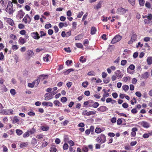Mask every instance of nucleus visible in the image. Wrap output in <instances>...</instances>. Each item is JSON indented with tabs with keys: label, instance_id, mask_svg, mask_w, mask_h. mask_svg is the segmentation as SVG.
<instances>
[{
	"label": "nucleus",
	"instance_id": "nucleus-1",
	"mask_svg": "<svg viewBox=\"0 0 152 152\" xmlns=\"http://www.w3.org/2000/svg\"><path fill=\"white\" fill-rule=\"evenodd\" d=\"M114 73L115 75H113L111 77L112 80L113 81L116 80L117 79L121 78L123 75L120 70H117Z\"/></svg>",
	"mask_w": 152,
	"mask_h": 152
},
{
	"label": "nucleus",
	"instance_id": "nucleus-2",
	"mask_svg": "<svg viewBox=\"0 0 152 152\" xmlns=\"http://www.w3.org/2000/svg\"><path fill=\"white\" fill-rule=\"evenodd\" d=\"M6 11L9 15H11L13 14L14 10H13L12 2H11L10 1H9L7 7L6 9Z\"/></svg>",
	"mask_w": 152,
	"mask_h": 152
},
{
	"label": "nucleus",
	"instance_id": "nucleus-3",
	"mask_svg": "<svg viewBox=\"0 0 152 152\" xmlns=\"http://www.w3.org/2000/svg\"><path fill=\"white\" fill-rule=\"evenodd\" d=\"M97 142L101 144L104 143L106 141V137L104 134H101L96 138Z\"/></svg>",
	"mask_w": 152,
	"mask_h": 152
},
{
	"label": "nucleus",
	"instance_id": "nucleus-4",
	"mask_svg": "<svg viewBox=\"0 0 152 152\" xmlns=\"http://www.w3.org/2000/svg\"><path fill=\"white\" fill-rule=\"evenodd\" d=\"M34 55V53L32 50H28L25 53V58L28 61Z\"/></svg>",
	"mask_w": 152,
	"mask_h": 152
},
{
	"label": "nucleus",
	"instance_id": "nucleus-5",
	"mask_svg": "<svg viewBox=\"0 0 152 152\" xmlns=\"http://www.w3.org/2000/svg\"><path fill=\"white\" fill-rule=\"evenodd\" d=\"M147 18L144 20L145 24H151L152 23V14H149L148 15Z\"/></svg>",
	"mask_w": 152,
	"mask_h": 152
},
{
	"label": "nucleus",
	"instance_id": "nucleus-6",
	"mask_svg": "<svg viewBox=\"0 0 152 152\" xmlns=\"http://www.w3.org/2000/svg\"><path fill=\"white\" fill-rule=\"evenodd\" d=\"M122 38L121 36L119 35H117L113 39L111 43L113 44H114L119 41Z\"/></svg>",
	"mask_w": 152,
	"mask_h": 152
},
{
	"label": "nucleus",
	"instance_id": "nucleus-7",
	"mask_svg": "<svg viewBox=\"0 0 152 152\" xmlns=\"http://www.w3.org/2000/svg\"><path fill=\"white\" fill-rule=\"evenodd\" d=\"M137 37V36L136 34L133 32L131 36L130 40L128 42V44H132L133 42L136 40Z\"/></svg>",
	"mask_w": 152,
	"mask_h": 152
},
{
	"label": "nucleus",
	"instance_id": "nucleus-8",
	"mask_svg": "<svg viewBox=\"0 0 152 152\" xmlns=\"http://www.w3.org/2000/svg\"><path fill=\"white\" fill-rule=\"evenodd\" d=\"M31 21V18L28 14H27L25 16L23 19V22L25 24H29L30 23Z\"/></svg>",
	"mask_w": 152,
	"mask_h": 152
},
{
	"label": "nucleus",
	"instance_id": "nucleus-9",
	"mask_svg": "<svg viewBox=\"0 0 152 152\" xmlns=\"http://www.w3.org/2000/svg\"><path fill=\"white\" fill-rule=\"evenodd\" d=\"M31 36L33 38L35 39H38L40 37L37 31L31 33Z\"/></svg>",
	"mask_w": 152,
	"mask_h": 152
},
{
	"label": "nucleus",
	"instance_id": "nucleus-10",
	"mask_svg": "<svg viewBox=\"0 0 152 152\" xmlns=\"http://www.w3.org/2000/svg\"><path fill=\"white\" fill-rule=\"evenodd\" d=\"M45 100H49L53 98V95L50 93H46L45 95Z\"/></svg>",
	"mask_w": 152,
	"mask_h": 152
},
{
	"label": "nucleus",
	"instance_id": "nucleus-11",
	"mask_svg": "<svg viewBox=\"0 0 152 152\" xmlns=\"http://www.w3.org/2000/svg\"><path fill=\"white\" fill-rule=\"evenodd\" d=\"M127 10H125L122 7H120L117 9V12L118 13L120 14H123L126 13V11H127Z\"/></svg>",
	"mask_w": 152,
	"mask_h": 152
},
{
	"label": "nucleus",
	"instance_id": "nucleus-12",
	"mask_svg": "<svg viewBox=\"0 0 152 152\" xmlns=\"http://www.w3.org/2000/svg\"><path fill=\"white\" fill-rule=\"evenodd\" d=\"M25 13L22 10H20L18 12L17 16L20 19H21L25 15Z\"/></svg>",
	"mask_w": 152,
	"mask_h": 152
},
{
	"label": "nucleus",
	"instance_id": "nucleus-13",
	"mask_svg": "<svg viewBox=\"0 0 152 152\" xmlns=\"http://www.w3.org/2000/svg\"><path fill=\"white\" fill-rule=\"evenodd\" d=\"M140 125L145 128H148L150 127V124L148 122L143 121L140 123Z\"/></svg>",
	"mask_w": 152,
	"mask_h": 152
},
{
	"label": "nucleus",
	"instance_id": "nucleus-14",
	"mask_svg": "<svg viewBox=\"0 0 152 152\" xmlns=\"http://www.w3.org/2000/svg\"><path fill=\"white\" fill-rule=\"evenodd\" d=\"M97 110L102 112H104L108 110V109L104 106H100L99 108L97 109Z\"/></svg>",
	"mask_w": 152,
	"mask_h": 152
},
{
	"label": "nucleus",
	"instance_id": "nucleus-15",
	"mask_svg": "<svg viewBox=\"0 0 152 152\" xmlns=\"http://www.w3.org/2000/svg\"><path fill=\"white\" fill-rule=\"evenodd\" d=\"M138 130L137 129L136 127H134L132 129V132L131 133V135L132 137H134L136 135V132Z\"/></svg>",
	"mask_w": 152,
	"mask_h": 152
},
{
	"label": "nucleus",
	"instance_id": "nucleus-16",
	"mask_svg": "<svg viewBox=\"0 0 152 152\" xmlns=\"http://www.w3.org/2000/svg\"><path fill=\"white\" fill-rule=\"evenodd\" d=\"M103 2V1H100L99 2L96 4L95 7L94 8L95 9L98 10L102 7V5Z\"/></svg>",
	"mask_w": 152,
	"mask_h": 152
},
{
	"label": "nucleus",
	"instance_id": "nucleus-17",
	"mask_svg": "<svg viewBox=\"0 0 152 152\" xmlns=\"http://www.w3.org/2000/svg\"><path fill=\"white\" fill-rule=\"evenodd\" d=\"M6 21L7 23L10 25L13 26L14 25V23L13 20L10 18H6Z\"/></svg>",
	"mask_w": 152,
	"mask_h": 152
},
{
	"label": "nucleus",
	"instance_id": "nucleus-18",
	"mask_svg": "<svg viewBox=\"0 0 152 152\" xmlns=\"http://www.w3.org/2000/svg\"><path fill=\"white\" fill-rule=\"evenodd\" d=\"M26 42V41L22 37H20L18 40V42L19 44L21 45L24 44Z\"/></svg>",
	"mask_w": 152,
	"mask_h": 152
},
{
	"label": "nucleus",
	"instance_id": "nucleus-19",
	"mask_svg": "<svg viewBox=\"0 0 152 152\" xmlns=\"http://www.w3.org/2000/svg\"><path fill=\"white\" fill-rule=\"evenodd\" d=\"M148 73L146 72L141 75V78L143 79H146L148 77Z\"/></svg>",
	"mask_w": 152,
	"mask_h": 152
},
{
	"label": "nucleus",
	"instance_id": "nucleus-20",
	"mask_svg": "<svg viewBox=\"0 0 152 152\" xmlns=\"http://www.w3.org/2000/svg\"><path fill=\"white\" fill-rule=\"evenodd\" d=\"M40 77H37V78L33 82L35 86L36 87L37 86L40 82Z\"/></svg>",
	"mask_w": 152,
	"mask_h": 152
},
{
	"label": "nucleus",
	"instance_id": "nucleus-21",
	"mask_svg": "<svg viewBox=\"0 0 152 152\" xmlns=\"http://www.w3.org/2000/svg\"><path fill=\"white\" fill-rule=\"evenodd\" d=\"M38 77H39L40 80L41 79L42 80L45 79L46 78H48V75H39Z\"/></svg>",
	"mask_w": 152,
	"mask_h": 152
},
{
	"label": "nucleus",
	"instance_id": "nucleus-22",
	"mask_svg": "<svg viewBox=\"0 0 152 152\" xmlns=\"http://www.w3.org/2000/svg\"><path fill=\"white\" fill-rule=\"evenodd\" d=\"M83 37V34H80L78 35L75 37V39L76 40H79L82 39Z\"/></svg>",
	"mask_w": 152,
	"mask_h": 152
},
{
	"label": "nucleus",
	"instance_id": "nucleus-23",
	"mask_svg": "<svg viewBox=\"0 0 152 152\" xmlns=\"http://www.w3.org/2000/svg\"><path fill=\"white\" fill-rule=\"evenodd\" d=\"M31 143L33 146H35L37 143V140L34 138H33L31 141Z\"/></svg>",
	"mask_w": 152,
	"mask_h": 152
},
{
	"label": "nucleus",
	"instance_id": "nucleus-24",
	"mask_svg": "<svg viewBox=\"0 0 152 152\" xmlns=\"http://www.w3.org/2000/svg\"><path fill=\"white\" fill-rule=\"evenodd\" d=\"M96 30L95 27H92L91 28V32L90 34L91 35H93L96 33Z\"/></svg>",
	"mask_w": 152,
	"mask_h": 152
},
{
	"label": "nucleus",
	"instance_id": "nucleus-25",
	"mask_svg": "<svg viewBox=\"0 0 152 152\" xmlns=\"http://www.w3.org/2000/svg\"><path fill=\"white\" fill-rule=\"evenodd\" d=\"M53 103L54 104L58 107L61 106L62 105V104L58 100H55L54 101Z\"/></svg>",
	"mask_w": 152,
	"mask_h": 152
},
{
	"label": "nucleus",
	"instance_id": "nucleus-26",
	"mask_svg": "<svg viewBox=\"0 0 152 152\" xmlns=\"http://www.w3.org/2000/svg\"><path fill=\"white\" fill-rule=\"evenodd\" d=\"M19 120L18 117L16 116H15L13 118L12 120V123L13 124H15L19 122Z\"/></svg>",
	"mask_w": 152,
	"mask_h": 152
},
{
	"label": "nucleus",
	"instance_id": "nucleus-27",
	"mask_svg": "<svg viewBox=\"0 0 152 152\" xmlns=\"http://www.w3.org/2000/svg\"><path fill=\"white\" fill-rule=\"evenodd\" d=\"M28 143L27 142H22L20 145V147L21 148L26 147L28 145Z\"/></svg>",
	"mask_w": 152,
	"mask_h": 152
},
{
	"label": "nucleus",
	"instance_id": "nucleus-28",
	"mask_svg": "<svg viewBox=\"0 0 152 152\" xmlns=\"http://www.w3.org/2000/svg\"><path fill=\"white\" fill-rule=\"evenodd\" d=\"M147 62L148 65H151L152 64V57H149L147 58Z\"/></svg>",
	"mask_w": 152,
	"mask_h": 152
},
{
	"label": "nucleus",
	"instance_id": "nucleus-29",
	"mask_svg": "<svg viewBox=\"0 0 152 152\" xmlns=\"http://www.w3.org/2000/svg\"><path fill=\"white\" fill-rule=\"evenodd\" d=\"M122 88L123 90L126 92L129 89V86L127 85H124L122 86Z\"/></svg>",
	"mask_w": 152,
	"mask_h": 152
},
{
	"label": "nucleus",
	"instance_id": "nucleus-30",
	"mask_svg": "<svg viewBox=\"0 0 152 152\" xmlns=\"http://www.w3.org/2000/svg\"><path fill=\"white\" fill-rule=\"evenodd\" d=\"M76 46L78 48L83 49V48L82 44L80 43H77L75 44Z\"/></svg>",
	"mask_w": 152,
	"mask_h": 152
},
{
	"label": "nucleus",
	"instance_id": "nucleus-31",
	"mask_svg": "<svg viewBox=\"0 0 152 152\" xmlns=\"http://www.w3.org/2000/svg\"><path fill=\"white\" fill-rule=\"evenodd\" d=\"M16 132L17 134L19 136L21 135L23 133V131L19 129H17Z\"/></svg>",
	"mask_w": 152,
	"mask_h": 152
},
{
	"label": "nucleus",
	"instance_id": "nucleus-32",
	"mask_svg": "<svg viewBox=\"0 0 152 152\" xmlns=\"http://www.w3.org/2000/svg\"><path fill=\"white\" fill-rule=\"evenodd\" d=\"M57 149L54 146H52L50 148V152H56Z\"/></svg>",
	"mask_w": 152,
	"mask_h": 152
},
{
	"label": "nucleus",
	"instance_id": "nucleus-33",
	"mask_svg": "<svg viewBox=\"0 0 152 152\" xmlns=\"http://www.w3.org/2000/svg\"><path fill=\"white\" fill-rule=\"evenodd\" d=\"M130 77H123V81L125 82H126L128 80H130Z\"/></svg>",
	"mask_w": 152,
	"mask_h": 152
},
{
	"label": "nucleus",
	"instance_id": "nucleus-34",
	"mask_svg": "<svg viewBox=\"0 0 152 152\" xmlns=\"http://www.w3.org/2000/svg\"><path fill=\"white\" fill-rule=\"evenodd\" d=\"M102 132L101 129L98 127H96L95 129V132L97 134L100 133Z\"/></svg>",
	"mask_w": 152,
	"mask_h": 152
},
{
	"label": "nucleus",
	"instance_id": "nucleus-35",
	"mask_svg": "<svg viewBox=\"0 0 152 152\" xmlns=\"http://www.w3.org/2000/svg\"><path fill=\"white\" fill-rule=\"evenodd\" d=\"M79 61L81 62L82 63H83L86 61V59L84 58V56H81L80 58Z\"/></svg>",
	"mask_w": 152,
	"mask_h": 152
},
{
	"label": "nucleus",
	"instance_id": "nucleus-36",
	"mask_svg": "<svg viewBox=\"0 0 152 152\" xmlns=\"http://www.w3.org/2000/svg\"><path fill=\"white\" fill-rule=\"evenodd\" d=\"M41 129L43 131H47L49 129V127L48 126H42Z\"/></svg>",
	"mask_w": 152,
	"mask_h": 152
},
{
	"label": "nucleus",
	"instance_id": "nucleus-37",
	"mask_svg": "<svg viewBox=\"0 0 152 152\" xmlns=\"http://www.w3.org/2000/svg\"><path fill=\"white\" fill-rule=\"evenodd\" d=\"M88 85V82L87 81L84 82L82 84V86L84 88L87 87Z\"/></svg>",
	"mask_w": 152,
	"mask_h": 152
},
{
	"label": "nucleus",
	"instance_id": "nucleus-38",
	"mask_svg": "<svg viewBox=\"0 0 152 152\" xmlns=\"http://www.w3.org/2000/svg\"><path fill=\"white\" fill-rule=\"evenodd\" d=\"M129 3L132 6L135 4V0H128Z\"/></svg>",
	"mask_w": 152,
	"mask_h": 152
},
{
	"label": "nucleus",
	"instance_id": "nucleus-39",
	"mask_svg": "<svg viewBox=\"0 0 152 152\" xmlns=\"http://www.w3.org/2000/svg\"><path fill=\"white\" fill-rule=\"evenodd\" d=\"M140 5L142 7L144 6L145 1L144 0H139Z\"/></svg>",
	"mask_w": 152,
	"mask_h": 152
},
{
	"label": "nucleus",
	"instance_id": "nucleus-40",
	"mask_svg": "<svg viewBox=\"0 0 152 152\" xmlns=\"http://www.w3.org/2000/svg\"><path fill=\"white\" fill-rule=\"evenodd\" d=\"M69 148V145L67 143H64L63 146V148L64 150H67Z\"/></svg>",
	"mask_w": 152,
	"mask_h": 152
},
{
	"label": "nucleus",
	"instance_id": "nucleus-41",
	"mask_svg": "<svg viewBox=\"0 0 152 152\" xmlns=\"http://www.w3.org/2000/svg\"><path fill=\"white\" fill-rule=\"evenodd\" d=\"M50 56L48 54H47L45 57H43V59L44 61H46V62H48L49 61L48 59V57Z\"/></svg>",
	"mask_w": 152,
	"mask_h": 152
},
{
	"label": "nucleus",
	"instance_id": "nucleus-42",
	"mask_svg": "<svg viewBox=\"0 0 152 152\" xmlns=\"http://www.w3.org/2000/svg\"><path fill=\"white\" fill-rule=\"evenodd\" d=\"M99 105V104L97 102H95L93 104L92 106L93 108H96Z\"/></svg>",
	"mask_w": 152,
	"mask_h": 152
},
{
	"label": "nucleus",
	"instance_id": "nucleus-43",
	"mask_svg": "<svg viewBox=\"0 0 152 152\" xmlns=\"http://www.w3.org/2000/svg\"><path fill=\"white\" fill-rule=\"evenodd\" d=\"M43 135L42 134H39L37 135L36 138L38 139V141L39 140H40L43 138Z\"/></svg>",
	"mask_w": 152,
	"mask_h": 152
},
{
	"label": "nucleus",
	"instance_id": "nucleus-44",
	"mask_svg": "<svg viewBox=\"0 0 152 152\" xmlns=\"http://www.w3.org/2000/svg\"><path fill=\"white\" fill-rule=\"evenodd\" d=\"M84 12H78V14L77 15V18H81L82 16L83 15Z\"/></svg>",
	"mask_w": 152,
	"mask_h": 152
},
{
	"label": "nucleus",
	"instance_id": "nucleus-45",
	"mask_svg": "<svg viewBox=\"0 0 152 152\" xmlns=\"http://www.w3.org/2000/svg\"><path fill=\"white\" fill-rule=\"evenodd\" d=\"M127 62L126 60H123L121 61V65L122 66L125 65L127 63Z\"/></svg>",
	"mask_w": 152,
	"mask_h": 152
},
{
	"label": "nucleus",
	"instance_id": "nucleus-46",
	"mask_svg": "<svg viewBox=\"0 0 152 152\" xmlns=\"http://www.w3.org/2000/svg\"><path fill=\"white\" fill-rule=\"evenodd\" d=\"M145 6L148 8H150L151 7V5L150 3L148 1L146 2L145 4Z\"/></svg>",
	"mask_w": 152,
	"mask_h": 152
},
{
	"label": "nucleus",
	"instance_id": "nucleus-47",
	"mask_svg": "<svg viewBox=\"0 0 152 152\" xmlns=\"http://www.w3.org/2000/svg\"><path fill=\"white\" fill-rule=\"evenodd\" d=\"M30 135L29 133L27 131V132L25 133L23 135V137L24 138H26V137H28Z\"/></svg>",
	"mask_w": 152,
	"mask_h": 152
},
{
	"label": "nucleus",
	"instance_id": "nucleus-48",
	"mask_svg": "<svg viewBox=\"0 0 152 152\" xmlns=\"http://www.w3.org/2000/svg\"><path fill=\"white\" fill-rule=\"evenodd\" d=\"M8 111V110H4L2 111V112L5 115H8L10 114L9 113Z\"/></svg>",
	"mask_w": 152,
	"mask_h": 152
},
{
	"label": "nucleus",
	"instance_id": "nucleus-49",
	"mask_svg": "<svg viewBox=\"0 0 152 152\" xmlns=\"http://www.w3.org/2000/svg\"><path fill=\"white\" fill-rule=\"evenodd\" d=\"M68 142L70 146L72 147V146H73L75 145L74 142L72 140H70L69 141H68Z\"/></svg>",
	"mask_w": 152,
	"mask_h": 152
},
{
	"label": "nucleus",
	"instance_id": "nucleus-50",
	"mask_svg": "<svg viewBox=\"0 0 152 152\" xmlns=\"http://www.w3.org/2000/svg\"><path fill=\"white\" fill-rule=\"evenodd\" d=\"M122 123V121L121 119L118 118L117 121V124L118 125H121Z\"/></svg>",
	"mask_w": 152,
	"mask_h": 152
},
{
	"label": "nucleus",
	"instance_id": "nucleus-51",
	"mask_svg": "<svg viewBox=\"0 0 152 152\" xmlns=\"http://www.w3.org/2000/svg\"><path fill=\"white\" fill-rule=\"evenodd\" d=\"M45 27L46 29H49L51 27V25L50 23L46 24L45 25Z\"/></svg>",
	"mask_w": 152,
	"mask_h": 152
},
{
	"label": "nucleus",
	"instance_id": "nucleus-52",
	"mask_svg": "<svg viewBox=\"0 0 152 152\" xmlns=\"http://www.w3.org/2000/svg\"><path fill=\"white\" fill-rule=\"evenodd\" d=\"M89 42L88 40V39H85L84 40L83 42V44L85 46H87V45L86 44H88Z\"/></svg>",
	"mask_w": 152,
	"mask_h": 152
},
{
	"label": "nucleus",
	"instance_id": "nucleus-53",
	"mask_svg": "<svg viewBox=\"0 0 152 152\" xmlns=\"http://www.w3.org/2000/svg\"><path fill=\"white\" fill-rule=\"evenodd\" d=\"M123 107L124 108H127L128 106V104L126 102L124 103L122 105Z\"/></svg>",
	"mask_w": 152,
	"mask_h": 152
},
{
	"label": "nucleus",
	"instance_id": "nucleus-54",
	"mask_svg": "<svg viewBox=\"0 0 152 152\" xmlns=\"http://www.w3.org/2000/svg\"><path fill=\"white\" fill-rule=\"evenodd\" d=\"M10 38L14 40H15L17 39V37L15 35L13 34H11L10 35Z\"/></svg>",
	"mask_w": 152,
	"mask_h": 152
},
{
	"label": "nucleus",
	"instance_id": "nucleus-55",
	"mask_svg": "<svg viewBox=\"0 0 152 152\" xmlns=\"http://www.w3.org/2000/svg\"><path fill=\"white\" fill-rule=\"evenodd\" d=\"M67 98L65 97H63L61 98V101L62 102H65L67 101Z\"/></svg>",
	"mask_w": 152,
	"mask_h": 152
},
{
	"label": "nucleus",
	"instance_id": "nucleus-56",
	"mask_svg": "<svg viewBox=\"0 0 152 152\" xmlns=\"http://www.w3.org/2000/svg\"><path fill=\"white\" fill-rule=\"evenodd\" d=\"M64 26V23L62 22H60L58 24V26L60 28H62Z\"/></svg>",
	"mask_w": 152,
	"mask_h": 152
},
{
	"label": "nucleus",
	"instance_id": "nucleus-57",
	"mask_svg": "<svg viewBox=\"0 0 152 152\" xmlns=\"http://www.w3.org/2000/svg\"><path fill=\"white\" fill-rule=\"evenodd\" d=\"M111 122L113 123H115L116 121V118L115 117L112 118L111 120Z\"/></svg>",
	"mask_w": 152,
	"mask_h": 152
},
{
	"label": "nucleus",
	"instance_id": "nucleus-58",
	"mask_svg": "<svg viewBox=\"0 0 152 152\" xmlns=\"http://www.w3.org/2000/svg\"><path fill=\"white\" fill-rule=\"evenodd\" d=\"M28 114L29 115L34 116L35 115V113L32 111H29L28 112Z\"/></svg>",
	"mask_w": 152,
	"mask_h": 152
},
{
	"label": "nucleus",
	"instance_id": "nucleus-59",
	"mask_svg": "<svg viewBox=\"0 0 152 152\" xmlns=\"http://www.w3.org/2000/svg\"><path fill=\"white\" fill-rule=\"evenodd\" d=\"M28 86L29 87L33 88L34 86H35L34 83L33 82L32 83H28Z\"/></svg>",
	"mask_w": 152,
	"mask_h": 152
},
{
	"label": "nucleus",
	"instance_id": "nucleus-60",
	"mask_svg": "<svg viewBox=\"0 0 152 152\" xmlns=\"http://www.w3.org/2000/svg\"><path fill=\"white\" fill-rule=\"evenodd\" d=\"M40 33V37H42V36H45L46 35V34L43 31H41Z\"/></svg>",
	"mask_w": 152,
	"mask_h": 152
},
{
	"label": "nucleus",
	"instance_id": "nucleus-61",
	"mask_svg": "<svg viewBox=\"0 0 152 152\" xmlns=\"http://www.w3.org/2000/svg\"><path fill=\"white\" fill-rule=\"evenodd\" d=\"M109 96V93L107 92H104V93L103 94V97H108Z\"/></svg>",
	"mask_w": 152,
	"mask_h": 152
},
{
	"label": "nucleus",
	"instance_id": "nucleus-62",
	"mask_svg": "<svg viewBox=\"0 0 152 152\" xmlns=\"http://www.w3.org/2000/svg\"><path fill=\"white\" fill-rule=\"evenodd\" d=\"M18 28L20 29L23 28L25 27V26L24 24L22 23H20L18 24Z\"/></svg>",
	"mask_w": 152,
	"mask_h": 152
},
{
	"label": "nucleus",
	"instance_id": "nucleus-63",
	"mask_svg": "<svg viewBox=\"0 0 152 152\" xmlns=\"http://www.w3.org/2000/svg\"><path fill=\"white\" fill-rule=\"evenodd\" d=\"M10 93L13 95H15L16 94L15 91L14 89H12L10 90Z\"/></svg>",
	"mask_w": 152,
	"mask_h": 152
},
{
	"label": "nucleus",
	"instance_id": "nucleus-64",
	"mask_svg": "<svg viewBox=\"0 0 152 152\" xmlns=\"http://www.w3.org/2000/svg\"><path fill=\"white\" fill-rule=\"evenodd\" d=\"M68 152H75V150L71 146H69V150Z\"/></svg>",
	"mask_w": 152,
	"mask_h": 152
}]
</instances>
